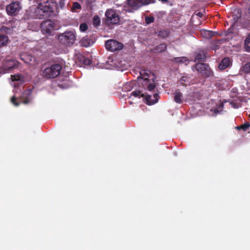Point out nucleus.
I'll list each match as a JSON object with an SVG mask.
<instances>
[{"mask_svg":"<svg viewBox=\"0 0 250 250\" xmlns=\"http://www.w3.org/2000/svg\"><path fill=\"white\" fill-rule=\"evenodd\" d=\"M174 60L177 62H183L186 61H187V58L185 57H176L174 58Z\"/></svg>","mask_w":250,"mask_h":250,"instance_id":"nucleus-31","label":"nucleus"},{"mask_svg":"<svg viewBox=\"0 0 250 250\" xmlns=\"http://www.w3.org/2000/svg\"><path fill=\"white\" fill-rule=\"evenodd\" d=\"M218 112L217 109H215V112Z\"/></svg>","mask_w":250,"mask_h":250,"instance_id":"nucleus-43","label":"nucleus"},{"mask_svg":"<svg viewBox=\"0 0 250 250\" xmlns=\"http://www.w3.org/2000/svg\"><path fill=\"white\" fill-rule=\"evenodd\" d=\"M195 69L202 74V76L205 78H208L212 74L208 64L206 63L202 62L197 63L195 65Z\"/></svg>","mask_w":250,"mask_h":250,"instance_id":"nucleus-7","label":"nucleus"},{"mask_svg":"<svg viewBox=\"0 0 250 250\" xmlns=\"http://www.w3.org/2000/svg\"><path fill=\"white\" fill-rule=\"evenodd\" d=\"M79 43L81 46L87 47L91 45L93 42L89 38L84 37L80 40Z\"/></svg>","mask_w":250,"mask_h":250,"instance_id":"nucleus-16","label":"nucleus"},{"mask_svg":"<svg viewBox=\"0 0 250 250\" xmlns=\"http://www.w3.org/2000/svg\"><path fill=\"white\" fill-rule=\"evenodd\" d=\"M167 48V44L165 43H161L157 45L154 49L156 52L160 53L164 52Z\"/></svg>","mask_w":250,"mask_h":250,"instance_id":"nucleus-22","label":"nucleus"},{"mask_svg":"<svg viewBox=\"0 0 250 250\" xmlns=\"http://www.w3.org/2000/svg\"><path fill=\"white\" fill-rule=\"evenodd\" d=\"M60 42L66 46L72 45L76 40V35L74 31H65L58 36Z\"/></svg>","mask_w":250,"mask_h":250,"instance_id":"nucleus-4","label":"nucleus"},{"mask_svg":"<svg viewBox=\"0 0 250 250\" xmlns=\"http://www.w3.org/2000/svg\"><path fill=\"white\" fill-rule=\"evenodd\" d=\"M241 17V13L239 9L235 10L233 12V17L234 21H237Z\"/></svg>","mask_w":250,"mask_h":250,"instance_id":"nucleus-25","label":"nucleus"},{"mask_svg":"<svg viewBox=\"0 0 250 250\" xmlns=\"http://www.w3.org/2000/svg\"><path fill=\"white\" fill-rule=\"evenodd\" d=\"M41 29L42 34L51 35L56 30V25L50 20H45L41 24Z\"/></svg>","mask_w":250,"mask_h":250,"instance_id":"nucleus-6","label":"nucleus"},{"mask_svg":"<svg viewBox=\"0 0 250 250\" xmlns=\"http://www.w3.org/2000/svg\"><path fill=\"white\" fill-rule=\"evenodd\" d=\"M88 29L87 25L86 23H81L80 25V30L82 32H84Z\"/></svg>","mask_w":250,"mask_h":250,"instance_id":"nucleus-32","label":"nucleus"},{"mask_svg":"<svg viewBox=\"0 0 250 250\" xmlns=\"http://www.w3.org/2000/svg\"><path fill=\"white\" fill-rule=\"evenodd\" d=\"M196 15L199 17L202 18L203 17V14L201 12H198Z\"/></svg>","mask_w":250,"mask_h":250,"instance_id":"nucleus-40","label":"nucleus"},{"mask_svg":"<svg viewBox=\"0 0 250 250\" xmlns=\"http://www.w3.org/2000/svg\"><path fill=\"white\" fill-rule=\"evenodd\" d=\"M159 95L155 93L153 94V97L151 95H147L146 98V103L148 105H152L156 103L158 101Z\"/></svg>","mask_w":250,"mask_h":250,"instance_id":"nucleus-14","label":"nucleus"},{"mask_svg":"<svg viewBox=\"0 0 250 250\" xmlns=\"http://www.w3.org/2000/svg\"><path fill=\"white\" fill-rule=\"evenodd\" d=\"M250 127V123H246L242 125V130L246 131Z\"/></svg>","mask_w":250,"mask_h":250,"instance_id":"nucleus-36","label":"nucleus"},{"mask_svg":"<svg viewBox=\"0 0 250 250\" xmlns=\"http://www.w3.org/2000/svg\"><path fill=\"white\" fill-rule=\"evenodd\" d=\"M62 85H63L62 84H59V86L60 87H62V88H64V87Z\"/></svg>","mask_w":250,"mask_h":250,"instance_id":"nucleus-42","label":"nucleus"},{"mask_svg":"<svg viewBox=\"0 0 250 250\" xmlns=\"http://www.w3.org/2000/svg\"><path fill=\"white\" fill-rule=\"evenodd\" d=\"M250 32L248 34L244 42V48L245 51L250 52Z\"/></svg>","mask_w":250,"mask_h":250,"instance_id":"nucleus-20","label":"nucleus"},{"mask_svg":"<svg viewBox=\"0 0 250 250\" xmlns=\"http://www.w3.org/2000/svg\"><path fill=\"white\" fill-rule=\"evenodd\" d=\"M21 9L20 3L19 2H12L6 7V12L8 15L15 16Z\"/></svg>","mask_w":250,"mask_h":250,"instance_id":"nucleus-9","label":"nucleus"},{"mask_svg":"<svg viewBox=\"0 0 250 250\" xmlns=\"http://www.w3.org/2000/svg\"><path fill=\"white\" fill-rule=\"evenodd\" d=\"M154 21V18L153 16H146L145 17V22L149 24Z\"/></svg>","mask_w":250,"mask_h":250,"instance_id":"nucleus-30","label":"nucleus"},{"mask_svg":"<svg viewBox=\"0 0 250 250\" xmlns=\"http://www.w3.org/2000/svg\"><path fill=\"white\" fill-rule=\"evenodd\" d=\"M105 46L108 50L114 52L121 50L124 47V44L116 40H109L105 42Z\"/></svg>","mask_w":250,"mask_h":250,"instance_id":"nucleus-8","label":"nucleus"},{"mask_svg":"<svg viewBox=\"0 0 250 250\" xmlns=\"http://www.w3.org/2000/svg\"><path fill=\"white\" fill-rule=\"evenodd\" d=\"M128 7L132 10L136 11L142 7L140 0H126Z\"/></svg>","mask_w":250,"mask_h":250,"instance_id":"nucleus-11","label":"nucleus"},{"mask_svg":"<svg viewBox=\"0 0 250 250\" xmlns=\"http://www.w3.org/2000/svg\"><path fill=\"white\" fill-rule=\"evenodd\" d=\"M55 6V3L51 0H41L37 7L26 11V17L28 19H44L54 12Z\"/></svg>","mask_w":250,"mask_h":250,"instance_id":"nucleus-1","label":"nucleus"},{"mask_svg":"<svg viewBox=\"0 0 250 250\" xmlns=\"http://www.w3.org/2000/svg\"><path fill=\"white\" fill-rule=\"evenodd\" d=\"M24 94L26 95H30L31 94V91L30 90H25Z\"/></svg>","mask_w":250,"mask_h":250,"instance_id":"nucleus-39","label":"nucleus"},{"mask_svg":"<svg viewBox=\"0 0 250 250\" xmlns=\"http://www.w3.org/2000/svg\"><path fill=\"white\" fill-rule=\"evenodd\" d=\"M19 62L14 60H3L2 62V68L4 70L7 71L16 68L18 66Z\"/></svg>","mask_w":250,"mask_h":250,"instance_id":"nucleus-10","label":"nucleus"},{"mask_svg":"<svg viewBox=\"0 0 250 250\" xmlns=\"http://www.w3.org/2000/svg\"><path fill=\"white\" fill-rule=\"evenodd\" d=\"M236 129L238 130H240L241 129H242V125L237 126Z\"/></svg>","mask_w":250,"mask_h":250,"instance_id":"nucleus-41","label":"nucleus"},{"mask_svg":"<svg viewBox=\"0 0 250 250\" xmlns=\"http://www.w3.org/2000/svg\"><path fill=\"white\" fill-rule=\"evenodd\" d=\"M30 99L28 98H27L26 99H25L23 100V103L24 104H26L29 103L30 102Z\"/></svg>","mask_w":250,"mask_h":250,"instance_id":"nucleus-38","label":"nucleus"},{"mask_svg":"<svg viewBox=\"0 0 250 250\" xmlns=\"http://www.w3.org/2000/svg\"><path fill=\"white\" fill-rule=\"evenodd\" d=\"M132 88V85H130V83H127L124 85L123 89L125 91H130Z\"/></svg>","mask_w":250,"mask_h":250,"instance_id":"nucleus-33","label":"nucleus"},{"mask_svg":"<svg viewBox=\"0 0 250 250\" xmlns=\"http://www.w3.org/2000/svg\"><path fill=\"white\" fill-rule=\"evenodd\" d=\"M138 79H139V82L144 89L152 91L155 88L154 80L156 76L152 71L149 70H143L140 72Z\"/></svg>","mask_w":250,"mask_h":250,"instance_id":"nucleus-2","label":"nucleus"},{"mask_svg":"<svg viewBox=\"0 0 250 250\" xmlns=\"http://www.w3.org/2000/svg\"><path fill=\"white\" fill-rule=\"evenodd\" d=\"M11 102L15 105L18 106L19 104L16 102V98L15 96H13L11 99Z\"/></svg>","mask_w":250,"mask_h":250,"instance_id":"nucleus-37","label":"nucleus"},{"mask_svg":"<svg viewBox=\"0 0 250 250\" xmlns=\"http://www.w3.org/2000/svg\"><path fill=\"white\" fill-rule=\"evenodd\" d=\"M141 5L143 6L148 5L151 3H154L155 1V0H140Z\"/></svg>","mask_w":250,"mask_h":250,"instance_id":"nucleus-29","label":"nucleus"},{"mask_svg":"<svg viewBox=\"0 0 250 250\" xmlns=\"http://www.w3.org/2000/svg\"><path fill=\"white\" fill-rule=\"evenodd\" d=\"M206 59V54L204 52L200 51L196 53L195 56V62H204Z\"/></svg>","mask_w":250,"mask_h":250,"instance_id":"nucleus-19","label":"nucleus"},{"mask_svg":"<svg viewBox=\"0 0 250 250\" xmlns=\"http://www.w3.org/2000/svg\"><path fill=\"white\" fill-rule=\"evenodd\" d=\"M78 59L80 61V62L82 64L85 65H88L91 64L92 61L91 60L85 58L84 56L83 55H81Z\"/></svg>","mask_w":250,"mask_h":250,"instance_id":"nucleus-21","label":"nucleus"},{"mask_svg":"<svg viewBox=\"0 0 250 250\" xmlns=\"http://www.w3.org/2000/svg\"><path fill=\"white\" fill-rule=\"evenodd\" d=\"M230 60L229 57H225L222 59L218 65V68L220 70H225L227 68L230 64Z\"/></svg>","mask_w":250,"mask_h":250,"instance_id":"nucleus-15","label":"nucleus"},{"mask_svg":"<svg viewBox=\"0 0 250 250\" xmlns=\"http://www.w3.org/2000/svg\"><path fill=\"white\" fill-rule=\"evenodd\" d=\"M81 8V6L80 4L78 2H75L73 4L72 9L73 10L76 9H80Z\"/></svg>","mask_w":250,"mask_h":250,"instance_id":"nucleus-34","label":"nucleus"},{"mask_svg":"<svg viewBox=\"0 0 250 250\" xmlns=\"http://www.w3.org/2000/svg\"><path fill=\"white\" fill-rule=\"evenodd\" d=\"M173 94L174 95V101L177 104H182L183 96V94L179 91V90H176Z\"/></svg>","mask_w":250,"mask_h":250,"instance_id":"nucleus-17","label":"nucleus"},{"mask_svg":"<svg viewBox=\"0 0 250 250\" xmlns=\"http://www.w3.org/2000/svg\"><path fill=\"white\" fill-rule=\"evenodd\" d=\"M11 80L12 81H20L22 82L23 77L21 74H16L11 76Z\"/></svg>","mask_w":250,"mask_h":250,"instance_id":"nucleus-26","label":"nucleus"},{"mask_svg":"<svg viewBox=\"0 0 250 250\" xmlns=\"http://www.w3.org/2000/svg\"><path fill=\"white\" fill-rule=\"evenodd\" d=\"M131 96H133L135 98H141L142 97H144L145 96L143 93H142L141 91L140 90H135L132 91L130 95L129 98H131Z\"/></svg>","mask_w":250,"mask_h":250,"instance_id":"nucleus-23","label":"nucleus"},{"mask_svg":"<svg viewBox=\"0 0 250 250\" xmlns=\"http://www.w3.org/2000/svg\"><path fill=\"white\" fill-rule=\"evenodd\" d=\"M101 23L100 17L98 15H95L93 19V24L95 27L98 26Z\"/></svg>","mask_w":250,"mask_h":250,"instance_id":"nucleus-28","label":"nucleus"},{"mask_svg":"<svg viewBox=\"0 0 250 250\" xmlns=\"http://www.w3.org/2000/svg\"><path fill=\"white\" fill-rule=\"evenodd\" d=\"M62 69V66L60 64H51L42 70V76L47 79L56 78L60 74Z\"/></svg>","mask_w":250,"mask_h":250,"instance_id":"nucleus-3","label":"nucleus"},{"mask_svg":"<svg viewBox=\"0 0 250 250\" xmlns=\"http://www.w3.org/2000/svg\"><path fill=\"white\" fill-rule=\"evenodd\" d=\"M8 41V38L6 35H0V47L5 45Z\"/></svg>","mask_w":250,"mask_h":250,"instance_id":"nucleus-24","label":"nucleus"},{"mask_svg":"<svg viewBox=\"0 0 250 250\" xmlns=\"http://www.w3.org/2000/svg\"><path fill=\"white\" fill-rule=\"evenodd\" d=\"M168 34L166 31H160L158 33V36L163 38L166 37L168 36Z\"/></svg>","mask_w":250,"mask_h":250,"instance_id":"nucleus-35","label":"nucleus"},{"mask_svg":"<svg viewBox=\"0 0 250 250\" xmlns=\"http://www.w3.org/2000/svg\"><path fill=\"white\" fill-rule=\"evenodd\" d=\"M179 83L181 85L185 86H189L195 83L192 82L191 78L187 75L182 76L179 80Z\"/></svg>","mask_w":250,"mask_h":250,"instance_id":"nucleus-13","label":"nucleus"},{"mask_svg":"<svg viewBox=\"0 0 250 250\" xmlns=\"http://www.w3.org/2000/svg\"><path fill=\"white\" fill-rule=\"evenodd\" d=\"M201 33L203 37L207 39H210L217 34L216 32L207 30H201Z\"/></svg>","mask_w":250,"mask_h":250,"instance_id":"nucleus-18","label":"nucleus"},{"mask_svg":"<svg viewBox=\"0 0 250 250\" xmlns=\"http://www.w3.org/2000/svg\"><path fill=\"white\" fill-rule=\"evenodd\" d=\"M21 59L25 63L29 64H33L35 62V58L31 55L28 54L26 53L21 54L20 56Z\"/></svg>","mask_w":250,"mask_h":250,"instance_id":"nucleus-12","label":"nucleus"},{"mask_svg":"<svg viewBox=\"0 0 250 250\" xmlns=\"http://www.w3.org/2000/svg\"><path fill=\"white\" fill-rule=\"evenodd\" d=\"M242 70L245 74L250 73V62L245 63L242 67Z\"/></svg>","mask_w":250,"mask_h":250,"instance_id":"nucleus-27","label":"nucleus"},{"mask_svg":"<svg viewBox=\"0 0 250 250\" xmlns=\"http://www.w3.org/2000/svg\"><path fill=\"white\" fill-rule=\"evenodd\" d=\"M105 16L106 17L105 22L107 25L117 24L120 21L119 15L113 9H107Z\"/></svg>","mask_w":250,"mask_h":250,"instance_id":"nucleus-5","label":"nucleus"}]
</instances>
